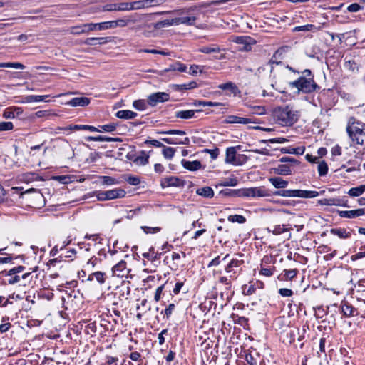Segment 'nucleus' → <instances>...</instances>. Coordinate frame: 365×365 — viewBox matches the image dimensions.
I'll list each match as a JSON object with an SVG mask.
<instances>
[{"label": "nucleus", "mask_w": 365, "mask_h": 365, "mask_svg": "<svg viewBox=\"0 0 365 365\" xmlns=\"http://www.w3.org/2000/svg\"><path fill=\"white\" fill-rule=\"evenodd\" d=\"M128 158L137 165H145L148 163L149 155L145 151L142 150L135 158H133L130 155H128Z\"/></svg>", "instance_id": "4468645a"}, {"label": "nucleus", "mask_w": 365, "mask_h": 365, "mask_svg": "<svg viewBox=\"0 0 365 365\" xmlns=\"http://www.w3.org/2000/svg\"><path fill=\"white\" fill-rule=\"evenodd\" d=\"M289 49V46H283L279 48L273 54L272 58L269 62L271 63L278 64L280 62V60L283 58V55Z\"/></svg>", "instance_id": "9b49d317"}, {"label": "nucleus", "mask_w": 365, "mask_h": 365, "mask_svg": "<svg viewBox=\"0 0 365 365\" xmlns=\"http://www.w3.org/2000/svg\"><path fill=\"white\" fill-rule=\"evenodd\" d=\"M317 203L320 205L325 206H341L348 207V200L346 197H331L319 200Z\"/></svg>", "instance_id": "20e7f679"}, {"label": "nucleus", "mask_w": 365, "mask_h": 365, "mask_svg": "<svg viewBox=\"0 0 365 365\" xmlns=\"http://www.w3.org/2000/svg\"><path fill=\"white\" fill-rule=\"evenodd\" d=\"M170 95L165 92H157L150 94L147 98V103L151 106H155L158 103H163L169 101Z\"/></svg>", "instance_id": "423d86ee"}, {"label": "nucleus", "mask_w": 365, "mask_h": 365, "mask_svg": "<svg viewBox=\"0 0 365 365\" xmlns=\"http://www.w3.org/2000/svg\"><path fill=\"white\" fill-rule=\"evenodd\" d=\"M108 195V200L122 198L125 197L126 192L124 190L120 188H115L113 190H109L106 191Z\"/></svg>", "instance_id": "f3484780"}, {"label": "nucleus", "mask_w": 365, "mask_h": 365, "mask_svg": "<svg viewBox=\"0 0 365 365\" xmlns=\"http://www.w3.org/2000/svg\"><path fill=\"white\" fill-rule=\"evenodd\" d=\"M14 128L11 122H1L0 123V132L5 130H11Z\"/></svg>", "instance_id": "0e129e2a"}, {"label": "nucleus", "mask_w": 365, "mask_h": 365, "mask_svg": "<svg viewBox=\"0 0 365 365\" xmlns=\"http://www.w3.org/2000/svg\"><path fill=\"white\" fill-rule=\"evenodd\" d=\"M185 185V181L184 180L175 176L166 177L160 180V186L163 188L168 187H182Z\"/></svg>", "instance_id": "39448f33"}, {"label": "nucleus", "mask_w": 365, "mask_h": 365, "mask_svg": "<svg viewBox=\"0 0 365 365\" xmlns=\"http://www.w3.org/2000/svg\"><path fill=\"white\" fill-rule=\"evenodd\" d=\"M70 32L72 34L80 35L86 33V29L83 24L72 26L70 28Z\"/></svg>", "instance_id": "4d7b16f0"}, {"label": "nucleus", "mask_w": 365, "mask_h": 365, "mask_svg": "<svg viewBox=\"0 0 365 365\" xmlns=\"http://www.w3.org/2000/svg\"><path fill=\"white\" fill-rule=\"evenodd\" d=\"M147 103L145 100H136L133 102V106L138 110H144L147 108Z\"/></svg>", "instance_id": "864d4df0"}, {"label": "nucleus", "mask_w": 365, "mask_h": 365, "mask_svg": "<svg viewBox=\"0 0 365 365\" xmlns=\"http://www.w3.org/2000/svg\"><path fill=\"white\" fill-rule=\"evenodd\" d=\"M88 281L96 280L100 284H103L106 282V274L103 272H94L91 273L88 277Z\"/></svg>", "instance_id": "4be33fe9"}, {"label": "nucleus", "mask_w": 365, "mask_h": 365, "mask_svg": "<svg viewBox=\"0 0 365 365\" xmlns=\"http://www.w3.org/2000/svg\"><path fill=\"white\" fill-rule=\"evenodd\" d=\"M346 132L351 140L360 145L365 143V124L354 117H350L348 120Z\"/></svg>", "instance_id": "7ed1b4c3"}, {"label": "nucleus", "mask_w": 365, "mask_h": 365, "mask_svg": "<svg viewBox=\"0 0 365 365\" xmlns=\"http://www.w3.org/2000/svg\"><path fill=\"white\" fill-rule=\"evenodd\" d=\"M175 19L176 25L185 24L187 26H192L195 24L197 18L195 16H182Z\"/></svg>", "instance_id": "5701e85b"}, {"label": "nucleus", "mask_w": 365, "mask_h": 365, "mask_svg": "<svg viewBox=\"0 0 365 365\" xmlns=\"http://www.w3.org/2000/svg\"><path fill=\"white\" fill-rule=\"evenodd\" d=\"M238 197H253V187L238 189Z\"/></svg>", "instance_id": "49530a36"}, {"label": "nucleus", "mask_w": 365, "mask_h": 365, "mask_svg": "<svg viewBox=\"0 0 365 365\" xmlns=\"http://www.w3.org/2000/svg\"><path fill=\"white\" fill-rule=\"evenodd\" d=\"M227 219L231 222H237L240 224H243L246 222V218L240 215H229Z\"/></svg>", "instance_id": "de8ad7c7"}, {"label": "nucleus", "mask_w": 365, "mask_h": 365, "mask_svg": "<svg viewBox=\"0 0 365 365\" xmlns=\"http://www.w3.org/2000/svg\"><path fill=\"white\" fill-rule=\"evenodd\" d=\"M116 117L120 119H133L135 118L138 114L135 112L129 110H118L116 114Z\"/></svg>", "instance_id": "393cba45"}, {"label": "nucleus", "mask_w": 365, "mask_h": 365, "mask_svg": "<svg viewBox=\"0 0 365 365\" xmlns=\"http://www.w3.org/2000/svg\"><path fill=\"white\" fill-rule=\"evenodd\" d=\"M181 163L184 168L191 171L198 170L202 167L201 163L199 160L188 161L183 159Z\"/></svg>", "instance_id": "dca6fc26"}, {"label": "nucleus", "mask_w": 365, "mask_h": 365, "mask_svg": "<svg viewBox=\"0 0 365 365\" xmlns=\"http://www.w3.org/2000/svg\"><path fill=\"white\" fill-rule=\"evenodd\" d=\"M274 173L277 175H287L292 173L290 167L286 164H279L273 168Z\"/></svg>", "instance_id": "cd10ccee"}, {"label": "nucleus", "mask_w": 365, "mask_h": 365, "mask_svg": "<svg viewBox=\"0 0 365 365\" xmlns=\"http://www.w3.org/2000/svg\"><path fill=\"white\" fill-rule=\"evenodd\" d=\"M101 129H99L100 132H107V133H112L116 130L117 125L115 123H109L106 125H103L100 126Z\"/></svg>", "instance_id": "6e6d98bb"}, {"label": "nucleus", "mask_w": 365, "mask_h": 365, "mask_svg": "<svg viewBox=\"0 0 365 365\" xmlns=\"http://www.w3.org/2000/svg\"><path fill=\"white\" fill-rule=\"evenodd\" d=\"M98 30H106V29H109L115 28L114 20L98 23Z\"/></svg>", "instance_id": "8fccbe9b"}, {"label": "nucleus", "mask_w": 365, "mask_h": 365, "mask_svg": "<svg viewBox=\"0 0 365 365\" xmlns=\"http://www.w3.org/2000/svg\"><path fill=\"white\" fill-rule=\"evenodd\" d=\"M143 257L152 262L159 260L161 257V253L155 252L154 248L150 247L149 252L143 253Z\"/></svg>", "instance_id": "7c9ffc66"}, {"label": "nucleus", "mask_w": 365, "mask_h": 365, "mask_svg": "<svg viewBox=\"0 0 365 365\" xmlns=\"http://www.w3.org/2000/svg\"><path fill=\"white\" fill-rule=\"evenodd\" d=\"M196 193L205 198H212L214 196V191L213 190L209 187H202L197 189Z\"/></svg>", "instance_id": "c85d7f7f"}, {"label": "nucleus", "mask_w": 365, "mask_h": 365, "mask_svg": "<svg viewBox=\"0 0 365 365\" xmlns=\"http://www.w3.org/2000/svg\"><path fill=\"white\" fill-rule=\"evenodd\" d=\"M273 118L275 122L282 126H291L298 120L299 114L297 110L289 106H279L274 110Z\"/></svg>", "instance_id": "f03ea898"}, {"label": "nucleus", "mask_w": 365, "mask_h": 365, "mask_svg": "<svg viewBox=\"0 0 365 365\" xmlns=\"http://www.w3.org/2000/svg\"><path fill=\"white\" fill-rule=\"evenodd\" d=\"M305 148L304 147H298V148H282L280 149V151L282 153H289V154H295V155H302L304 153Z\"/></svg>", "instance_id": "473e14b6"}, {"label": "nucleus", "mask_w": 365, "mask_h": 365, "mask_svg": "<svg viewBox=\"0 0 365 365\" xmlns=\"http://www.w3.org/2000/svg\"><path fill=\"white\" fill-rule=\"evenodd\" d=\"M163 148V156L167 159H171L175 155V148H171V147H166L165 145Z\"/></svg>", "instance_id": "09e8293b"}, {"label": "nucleus", "mask_w": 365, "mask_h": 365, "mask_svg": "<svg viewBox=\"0 0 365 365\" xmlns=\"http://www.w3.org/2000/svg\"><path fill=\"white\" fill-rule=\"evenodd\" d=\"M269 181L277 189L285 188L288 185V182L280 177L270 178Z\"/></svg>", "instance_id": "a878e982"}, {"label": "nucleus", "mask_w": 365, "mask_h": 365, "mask_svg": "<svg viewBox=\"0 0 365 365\" xmlns=\"http://www.w3.org/2000/svg\"><path fill=\"white\" fill-rule=\"evenodd\" d=\"M158 134H167V135H184L186 133L184 130H169L165 131H158Z\"/></svg>", "instance_id": "052dcab7"}, {"label": "nucleus", "mask_w": 365, "mask_h": 365, "mask_svg": "<svg viewBox=\"0 0 365 365\" xmlns=\"http://www.w3.org/2000/svg\"><path fill=\"white\" fill-rule=\"evenodd\" d=\"M365 192V185L349 189L347 194L351 197H359Z\"/></svg>", "instance_id": "72a5a7b5"}, {"label": "nucleus", "mask_w": 365, "mask_h": 365, "mask_svg": "<svg viewBox=\"0 0 365 365\" xmlns=\"http://www.w3.org/2000/svg\"><path fill=\"white\" fill-rule=\"evenodd\" d=\"M294 190H282L275 191L273 195L284 197H293Z\"/></svg>", "instance_id": "603ef678"}, {"label": "nucleus", "mask_w": 365, "mask_h": 365, "mask_svg": "<svg viewBox=\"0 0 365 365\" xmlns=\"http://www.w3.org/2000/svg\"><path fill=\"white\" fill-rule=\"evenodd\" d=\"M298 272V270L296 269H285L284 272L282 274V280H292L294 279Z\"/></svg>", "instance_id": "e433bc0d"}, {"label": "nucleus", "mask_w": 365, "mask_h": 365, "mask_svg": "<svg viewBox=\"0 0 365 365\" xmlns=\"http://www.w3.org/2000/svg\"><path fill=\"white\" fill-rule=\"evenodd\" d=\"M238 190L225 189L220 191V194L225 196L238 197Z\"/></svg>", "instance_id": "e2e57ef3"}, {"label": "nucleus", "mask_w": 365, "mask_h": 365, "mask_svg": "<svg viewBox=\"0 0 365 365\" xmlns=\"http://www.w3.org/2000/svg\"><path fill=\"white\" fill-rule=\"evenodd\" d=\"M324 193V190L320 194ZM319 195V192L314 190H294L293 197L314 198Z\"/></svg>", "instance_id": "1a4fd4ad"}, {"label": "nucleus", "mask_w": 365, "mask_h": 365, "mask_svg": "<svg viewBox=\"0 0 365 365\" xmlns=\"http://www.w3.org/2000/svg\"><path fill=\"white\" fill-rule=\"evenodd\" d=\"M48 95L38 96V95H30L26 96L27 102H40L46 101V98H48Z\"/></svg>", "instance_id": "79ce46f5"}, {"label": "nucleus", "mask_w": 365, "mask_h": 365, "mask_svg": "<svg viewBox=\"0 0 365 365\" xmlns=\"http://www.w3.org/2000/svg\"><path fill=\"white\" fill-rule=\"evenodd\" d=\"M316 26L314 24H306L303 26H295L292 31L293 32L298 31H315Z\"/></svg>", "instance_id": "c03bdc74"}, {"label": "nucleus", "mask_w": 365, "mask_h": 365, "mask_svg": "<svg viewBox=\"0 0 365 365\" xmlns=\"http://www.w3.org/2000/svg\"><path fill=\"white\" fill-rule=\"evenodd\" d=\"M289 87L296 88L297 93H311L317 92L320 87L314 80V75L311 70L305 69L302 72V76L297 80L289 83Z\"/></svg>", "instance_id": "f257e3e1"}, {"label": "nucleus", "mask_w": 365, "mask_h": 365, "mask_svg": "<svg viewBox=\"0 0 365 365\" xmlns=\"http://www.w3.org/2000/svg\"><path fill=\"white\" fill-rule=\"evenodd\" d=\"M118 361L119 359L118 357L106 356V361L103 365H118Z\"/></svg>", "instance_id": "680f3d73"}, {"label": "nucleus", "mask_w": 365, "mask_h": 365, "mask_svg": "<svg viewBox=\"0 0 365 365\" xmlns=\"http://www.w3.org/2000/svg\"><path fill=\"white\" fill-rule=\"evenodd\" d=\"M252 120L249 118H242L237 115H228L225 119V123H240V124H247L252 123Z\"/></svg>", "instance_id": "2eb2a0df"}, {"label": "nucleus", "mask_w": 365, "mask_h": 365, "mask_svg": "<svg viewBox=\"0 0 365 365\" xmlns=\"http://www.w3.org/2000/svg\"><path fill=\"white\" fill-rule=\"evenodd\" d=\"M90 103V99L86 97H76L72 98L68 103V105L76 106H86Z\"/></svg>", "instance_id": "aec40b11"}, {"label": "nucleus", "mask_w": 365, "mask_h": 365, "mask_svg": "<svg viewBox=\"0 0 365 365\" xmlns=\"http://www.w3.org/2000/svg\"><path fill=\"white\" fill-rule=\"evenodd\" d=\"M238 184V180L236 178H228L222 180L220 183V186H236Z\"/></svg>", "instance_id": "37998d69"}, {"label": "nucleus", "mask_w": 365, "mask_h": 365, "mask_svg": "<svg viewBox=\"0 0 365 365\" xmlns=\"http://www.w3.org/2000/svg\"><path fill=\"white\" fill-rule=\"evenodd\" d=\"M173 25H176L175 23V19H165L163 21H159L155 24V28L156 29H160L165 26H170Z\"/></svg>", "instance_id": "a19ab883"}, {"label": "nucleus", "mask_w": 365, "mask_h": 365, "mask_svg": "<svg viewBox=\"0 0 365 365\" xmlns=\"http://www.w3.org/2000/svg\"><path fill=\"white\" fill-rule=\"evenodd\" d=\"M115 26L116 27H125L128 26V22L125 16L123 19H119L117 20H114Z\"/></svg>", "instance_id": "774afa93"}, {"label": "nucleus", "mask_w": 365, "mask_h": 365, "mask_svg": "<svg viewBox=\"0 0 365 365\" xmlns=\"http://www.w3.org/2000/svg\"><path fill=\"white\" fill-rule=\"evenodd\" d=\"M271 192L265 187H253V197H264L271 196Z\"/></svg>", "instance_id": "412c9836"}, {"label": "nucleus", "mask_w": 365, "mask_h": 365, "mask_svg": "<svg viewBox=\"0 0 365 365\" xmlns=\"http://www.w3.org/2000/svg\"><path fill=\"white\" fill-rule=\"evenodd\" d=\"M130 272V269L127 267V262L124 260H120L118 263L114 265L112 268V274L118 277H126Z\"/></svg>", "instance_id": "0eeeda50"}, {"label": "nucleus", "mask_w": 365, "mask_h": 365, "mask_svg": "<svg viewBox=\"0 0 365 365\" xmlns=\"http://www.w3.org/2000/svg\"><path fill=\"white\" fill-rule=\"evenodd\" d=\"M218 88L222 90H229L235 96L240 93L237 86L232 82L220 84L218 86Z\"/></svg>", "instance_id": "c756f323"}, {"label": "nucleus", "mask_w": 365, "mask_h": 365, "mask_svg": "<svg viewBox=\"0 0 365 365\" xmlns=\"http://www.w3.org/2000/svg\"><path fill=\"white\" fill-rule=\"evenodd\" d=\"M87 141H98V142H118L121 141L118 138H111L105 135L88 136L86 138Z\"/></svg>", "instance_id": "a211bd4d"}, {"label": "nucleus", "mask_w": 365, "mask_h": 365, "mask_svg": "<svg viewBox=\"0 0 365 365\" xmlns=\"http://www.w3.org/2000/svg\"><path fill=\"white\" fill-rule=\"evenodd\" d=\"M331 234L338 236L341 239H348L351 237V232L344 228H331Z\"/></svg>", "instance_id": "bb28decb"}, {"label": "nucleus", "mask_w": 365, "mask_h": 365, "mask_svg": "<svg viewBox=\"0 0 365 365\" xmlns=\"http://www.w3.org/2000/svg\"><path fill=\"white\" fill-rule=\"evenodd\" d=\"M220 48L217 45H212L210 46H202L199 48V51L203 53H220Z\"/></svg>", "instance_id": "58836bf2"}, {"label": "nucleus", "mask_w": 365, "mask_h": 365, "mask_svg": "<svg viewBox=\"0 0 365 365\" xmlns=\"http://www.w3.org/2000/svg\"><path fill=\"white\" fill-rule=\"evenodd\" d=\"M256 291V288L254 284L244 285L242 287V293L245 295H252Z\"/></svg>", "instance_id": "13d9d810"}, {"label": "nucleus", "mask_w": 365, "mask_h": 365, "mask_svg": "<svg viewBox=\"0 0 365 365\" xmlns=\"http://www.w3.org/2000/svg\"><path fill=\"white\" fill-rule=\"evenodd\" d=\"M341 307V312L345 317H352L358 313L357 309L347 302H342Z\"/></svg>", "instance_id": "ddd939ff"}, {"label": "nucleus", "mask_w": 365, "mask_h": 365, "mask_svg": "<svg viewBox=\"0 0 365 365\" xmlns=\"http://www.w3.org/2000/svg\"><path fill=\"white\" fill-rule=\"evenodd\" d=\"M103 11H117L116 3L107 4L102 7Z\"/></svg>", "instance_id": "69168bd1"}, {"label": "nucleus", "mask_w": 365, "mask_h": 365, "mask_svg": "<svg viewBox=\"0 0 365 365\" xmlns=\"http://www.w3.org/2000/svg\"><path fill=\"white\" fill-rule=\"evenodd\" d=\"M202 110H179L175 113V117L181 119H190L195 117V113L201 112Z\"/></svg>", "instance_id": "6ab92c4d"}, {"label": "nucleus", "mask_w": 365, "mask_h": 365, "mask_svg": "<svg viewBox=\"0 0 365 365\" xmlns=\"http://www.w3.org/2000/svg\"><path fill=\"white\" fill-rule=\"evenodd\" d=\"M339 215L341 217H346V218H356L357 217L364 215L365 214L364 209H357V210H339L338 211Z\"/></svg>", "instance_id": "9d476101"}, {"label": "nucleus", "mask_w": 365, "mask_h": 365, "mask_svg": "<svg viewBox=\"0 0 365 365\" xmlns=\"http://www.w3.org/2000/svg\"><path fill=\"white\" fill-rule=\"evenodd\" d=\"M25 269V267L24 266L19 265L18 267H14L11 269L7 275L12 276L16 273H20L23 272Z\"/></svg>", "instance_id": "338daca9"}, {"label": "nucleus", "mask_w": 365, "mask_h": 365, "mask_svg": "<svg viewBox=\"0 0 365 365\" xmlns=\"http://www.w3.org/2000/svg\"><path fill=\"white\" fill-rule=\"evenodd\" d=\"M70 129L71 130H89L91 132H100L101 131L98 128H97L94 126L88 125H74L70 126Z\"/></svg>", "instance_id": "4c0bfd02"}, {"label": "nucleus", "mask_w": 365, "mask_h": 365, "mask_svg": "<svg viewBox=\"0 0 365 365\" xmlns=\"http://www.w3.org/2000/svg\"><path fill=\"white\" fill-rule=\"evenodd\" d=\"M108 42V38L101 37H91L88 38L85 40L84 44L88 46H96V45H102Z\"/></svg>", "instance_id": "b1692460"}, {"label": "nucleus", "mask_w": 365, "mask_h": 365, "mask_svg": "<svg viewBox=\"0 0 365 365\" xmlns=\"http://www.w3.org/2000/svg\"><path fill=\"white\" fill-rule=\"evenodd\" d=\"M129 358L133 361L139 362L138 365H141L143 361L141 354L138 351L131 352Z\"/></svg>", "instance_id": "bf43d9fd"}, {"label": "nucleus", "mask_w": 365, "mask_h": 365, "mask_svg": "<svg viewBox=\"0 0 365 365\" xmlns=\"http://www.w3.org/2000/svg\"><path fill=\"white\" fill-rule=\"evenodd\" d=\"M186 70H187V66L185 64L182 63L179 61H176V62L170 64L168 68H165V71L168 72V71H178L180 72H185V71H186Z\"/></svg>", "instance_id": "2f4dec72"}, {"label": "nucleus", "mask_w": 365, "mask_h": 365, "mask_svg": "<svg viewBox=\"0 0 365 365\" xmlns=\"http://www.w3.org/2000/svg\"><path fill=\"white\" fill-rule=\"evenodd\" d=\"M117 11H131L130 2L116 3Z\"/></svg>", "instance_id": "5fc2aeb1"}, {"label": "nucleus", "mask_w": 365, "mask_h": 365, "mask_svg": "<svg viewBox=\"0 0 365 365\" xmlns=\"http://www.w3.org/2000/svg\"><path fill=\"white\" fill-rule=\"evenodd\" d=\"M101 262V259H99V258H98V257H96L95 256H93L87 262L86 265V268L88 271H91L92 269L96 268L98 264H100Z\"/></svg>", "instance_id": "c9c22d12"}, {"label": "nucleus", "mask_w": 365, "mask_h": 365, "mask_svg": "<svg viewBox=\"0 0 365 365\" xmlns=\"http://www.w3.org/2000/svg\"><path fill=\"white\" fill-rule=\"evenodd\" d=\"M237 150L235 147L227 148L225 154V163L232 165H239L236 161Z\"/></svg>", "instance_id": "f8f14e48"}, {"label": "nucleus", "mask_w": 365, "mask_h": 365, "mask_svg": "<svg viewBox=\"0 0 365 365\" xmlns=\"http://www.w3.org/2000/svg\"><path fill=\"white\" fill-rule=\"evenodd\" d=\"M128 26L130 24H135L141 21V16L138 13H134L125 16Z\"/></svg>", "instance_id": "ea45409f"}, {"label": "nucleus", "mask_w": 365, "mask_h": 365, "mask_svg": "<svg viewBox=\"0 0 365 365\" xmlns=\"http://www.w3.org/2000/svg\"><path fill=\"white\" fill-rule=\"evenodd\" d=\"M268 232H272L274 235H278L287 231V228L284 227V225H274L272 230L267 228Z\"/></svg>", "instance_id": "3c124183"}, {"label": "nucleus", "mask_w": 365, "mask_h": 365, "mask_svg": "<svg viewBox=\"0 0 365 365\" xmlns=\"http://www.w3.org/2000/svg\"><path fill=\"white\" fill-rule=\"evenodd\" d=\"M318 163L317 170L320 176L327 175L328 172V165L324 160H322Z\"/></svg>", "instance_id": "a18cd8bd"}, {"label": "nucleus", "mask_w": 365, "mask_h": 365, "mask_svg": "<svg viewBox=\"0 0 365 365\" xmlns=\"http://www.w3.org/2000/svg\"><path fill=\"white\" fill-rule=\"evenodd\" d=\"M243 263L242 260L237 259H232L229 263L225 266V271L229 275V277L232 279H237V269Z\"/></svg>", "instance_id": "6e6552de"}, {"label": "nucleus", "mask_w": 365, "mask_h": 365, "mask_svg": "<svg viewBox=\"0 0 365 365\" xmlns=\"http://www.w3.org/2000/svg\"><path fill=\"white\" fill-rule=\"evenodd\" d=\"M130 8L131 11L148 8L147 0H138L135 1H130Z\"/></svg>", "instance_id": "f704fd0d"}]
</instances>
